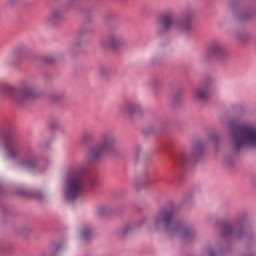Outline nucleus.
Masks as SVG:
<instances>
[{
	"label": "nucleus",
	"instance_id": "obj_22",
	"mask_svg": "<svg viewBox=\"0 0 256 256\" xmlns=\"http://www.w3.org/2000/svg\"><path fill=\"white\" fill-rule=\"evenodd\" d=\"M100 74L103 75V69H100Z\"/></svg>",
	"mask_w": 256,
	"mask_h": 256
},
{
	"label": "nucleus",
	"instance_id": "obj_4",
	"mask_svg": "<svg viewBox=\"0 0 256 256\" xmlns=\"http://www.w3.org/2000/svg\"><path fill=\"white\" fill-rule=\"evenodd\" d=\"M36 90L37 87L34 86L33 83L23 82L20 89H17L11 85L4 86L2 94L9 97V99H12L13 101H16V103L23 105V103H26V101H31V99L35 97Z\"/></svg>",
	"mask_w": 256,
	"mask_h": 256
},
{
	"label": "nucleus",
	"instance_id": "obj_2",
	"mask_svg": "<svg viewBox=\"0 0 256 256\" xmlns=\"http://www.w3.org/2000/svg\"><path fill=\"white\" fill-rule=\"evenodd\" d=\"M173 217H175V211L172 208H163L154 216L152 225L154 229L163 227L170 237L173 235H180L183 239L191 237L193 231L183 227L182 223L175 222Z\"/></svg>",
	"mask_w": 256,
	"mask_h": 256
},
{
	"label": "nucleus",
	"instance_id": "obj_15",
	"mask_svg": "<svg viewBox=\"0 0 256 256\" xmlns=\"http://www.w3.org/2000/svg\"><path fill=\"white\" fill-rule=\"evenodd\" d=\"M194 95L199 101H205L209 95V92L207 91L206 87H200L196 89Z\"/></svg>",
	"mask_w": 256,
	"mask_h": 256
},
{
	"label": "nucleus",
	"instance_id": "obj_14",
	"mask_svg": "<svg viewBox=\"0 0 256 256\" xmlns=\"http://www.w3.org/2000/svg\"><path fill=\"white\" fill-rule=\"evenodd\" d=\"M139 109H141V107H139L138 104L129 102V103L124 104L120 108V111L124 115H135V113H138Z\"/></svg>",
	"mask_w": 256,
	"mask_h": 256
},
{
	"label": "nucleus",
	"instance_id": "obj_11",
	"mask_svg": "<svg viewBox=\"0 0 256 256\" xmlns=\"http://www.w3.org/2000/svg\"><path fill=\"white\" fill-rule=\"evenodd\" d=\"M199 153H201V144H197L194 146L192 156L181 152L178 158V163L181 165V167H185V165H187V163H191V161H193V159H195V157H197Z\"/></svg>",
	"mask_w": 256,
	"mask_h": 256
},
{
	"label": "nucleus",
	"instance_id": "obj_12",
	"mask_svg": "<svg viewBox=\"0 0 256 256\" xmlns=\"http://www.w3.org/2000/svg\"><path fill=\"white\" fill-rule=\"evenodd\" d=\"M223 237H235L236 239H241L243 237V229L236 228L231 224H225L222 230Z\"/></svg>",
	"mask_w": 256,
	"mask_h": 256
},
{
	"label": "nucleus",
	"instance_id": "obj_6",
	"mask_svg": "<svg viewBox=\"0 0 256 256\" xmlns=\"http://www.w3.org/2000/svg\"><path fill=\"white\" fill-rule=\"evenodd\" d=\"M125 44V37L119 32H112L107 38L101 40V45L104 49H119Z\"/></svg>",
	"mask_w": 256,
	"mask_h": 256
},
{
	"label": "nucleus",
	"instance_id": "obj_9",
	"mask_svg": "<svg viewBox=\"0 0 256 256\" xmlns=\"http://www.w3.org/2000/svg\"><path fill=\"white\" fill-rule=\"evenodd\" d=\"M227 57V53L221 44L214 43L210 45L205 54L206 59H217L218 61H222Z\"/></svg>",
	"mask_w": 256,
	"mask_h": 256
},
{
	"label": "nucleus",
	"instance_id": "obj_23",
	"mask_svg": "<svg viewBox=\"0 0 256 256\" xmlns=\"http://www.w3.org/2000/svg\"><path fill=\"white\" fill-rule=\"evenodd\" d=\"M38 199H41V197H38Z\"/></svg>",
	"mask_w": 256,
	"mask_h": 256
},
{
	"label": "nucleus",
	"instance_id": "obj_13",
	"mask_svg": "<svg viewBox=\"0 0 256 256\" xmlns=\"http://www.w3.org/2000/svg\"><path fill=\"white\" fill-rule=\"evenodd\" d=\"M20 167H23L24 169H34L35 165H37V155L35 153L31 152L30 154H27L24 160H22L19 163Z\"/></svg>",
	"mask_w": 256,
	"mask_h": 256
},
{
	"label": "nucleus",
	"instance_id": "obj_8",
	"mask_svg": "<svg viewBox=\"0 0 256 256\" xmlns=\"http://www.w3.org/2000/svg\"><path fill=\"white\" fill-rule=\"evenodd\" d=\"M175 29L180 33H189L193 29V13L191 11L184 12Z\"/></svg>",
	"mask_w": 256,
	"mask_h": 256
},
{
	"label": "nucleus",
	"instance_id": "obj_5",
	"mask_svg": "<svg viewBox=\"0 0 256 256\" xmlns=\"http://www.w3.org/2000/svg\"><path fill=\"white\" fill-rule=\"evenodd\" d=\"M115 145V137L111 133H104L101 135L100 143L96 146H92L88 150V161H97L101 159L105 153H109Z\"/></svg>",
	"mask_w": 256,
	"mask_h": 256
},
{
	"label": "nucleus",
	"instance_id": "obj_16",
	"mask_svg": "<svg viewBox=\"0 0 256 256\" xmlns=\"http://www.w3.org/2000/svg\"><path fill=\"white\" fill-rule=\"evenodd\" d=\"M57 19H61V11L60 10H54L51 12L49 16V21L51 23H54V21H57Z\"/></svg>",
	"mask_w": 256,
	"mask_h": 256
},
{
	"label": "nucleus",
	"instance_id": "obj_17",
	"mask_svg": "<svg viewBox=\"0 0 256 256\" xmlns=\"http://www.w3.org/2000/svg\"><path fill=\"white\" fill-rule=\"evenodd\" d=\"M89 233H91V230L85 229V230H83V231L81 232V237H82L83 239H87V238L89 237Z\"/></svg>",
	"mask_w": 256,
	"mask_h": 256
},
{
	"label": "nucleus",
	"instance_id": "obj_19",
	"mask_svg": "<svg viewBox=\"0 0 256 256\" xmlns=\"http://www.w3.org/2000/svg\"><path fill=\"white\" fill-rule=\"evenodd\" d=\"M207 254H208V256H215V252L211 248L207 249Z\"/></svg>",
	"mask_w": 256,
	"mask_h": 256
},
{
	"label": "nucleus",
	"instance_id": "obj_10",
	"mask_svg": "<svg viewBox=\"0 0 256 256\" xmlns=\"http://www.w3.org/2000/svg\"><path fill=\"white\" fill-rule=\"evenodd\" d=\"M171 27H173V15L166 13L160 16L157 28L158 35H165V33H169V31H171Z\"/></svg>",
	"mask_w": 256,
	"mask_h": 256
},
{
	"label": "nucleus",
	"instance_id": "obj_18",
	"mask_svg": "<svg viewBox=\"0 0 256 256\" xmlns=\"http://www.w3.org/2000/svg\"><path fill=\"white\" fill-rule=\"evenodd\" d=\"M75 3H77V0H68L66 2V7L69 9V8L73 7L75 5Z\"/></svg>",
	"mask_w": 256,
	"mask_h": 256
},
{
	"label": "nucleus",
	"instance_id": "obj_3",
	"mask_svg": "<svg viewBox=\"0 0 256 256\" xmlns=\"http://www.w3.org/2000/svg\"><path fill=\"white\" fill-rule=\"evenodd\" d=\"M231 137L236 151L243 149V147H256V125L232 126Z\"/></svg>",
	"mask_w": 256,
	"mask_h": 256
},
{
	"label": "nucleus",
	"instance_id": "obj_20",
	"mask_svg": "<svg viewBox=\"0 0 256 256\" xmlns=\"http://www.w3.org/2000/svg\"><path fill=\"white\" fill-rule=\"evenodd\" d=\"M139 151H141V148L140 147H136L134 149V155L137 157L139 155Z\"/></svg>",
	"mask_w": 256,
	"mask_h": 256
},
{
	"label": "nucleus",
	"instance_id": "obj_1",
	"mask_svg": "<svg viewBox=\"0 0 256 256\" xmlns=\"http://www.w3.org/2000/svg\"><path fill=\"white\" fill-rule=\"evenodd\" d=\"M87 167L78 166L69 170L66 176V188L64 195L67 201H75L79 195L85 191V186L95 187L97 185V178H86Z\"/></svg>",
	"mask_w": 256,
	"mask_h": 256
},
{
	"label": "nucleus",
	"instance_id": "obj_7",
	"mask_svg": "<svg viewBox=\"0 0 256 256\" xmlns=\"http://www.w3.org/2000/svg\"><path fill=\"white\" fill-rule=\"evenodd\" d=\"M5 147V155L7 159H17V157H19V153H21V145H19L17 139L13 136L8 135L5 138Z\"/></svg>",
	"mask_w": 256,
	"mask_h": 256
},
{
	"label": "nucleus",
	"instance_id": "obj_21",
	"mask_svg": "<svg viewBox=\"0 0 256 256\" xmlns=\"http://www.w3.org/2000/svg\"><path fill=\"white\" fill-rule=\"evenodd\" d=\"M87 137H88L87 134H84L82 137V141H86Z\"/></svg>",
	"mask_w": 256,
	"mask_h": 256
}]
</instances>
